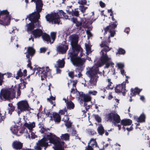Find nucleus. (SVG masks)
Returning <instances> with one entry per match:
<instances>
[{
	"mask_svg": "<svg viewBox=\"0 0 150 150\" xmlns=\"http://www.w3.org/2000/svg\"><path fill=\"white\" fill-rule=\"evenodd\" d=\"M78 3L81 5H86L87 3L86 0H79Z\"/></svg>",
	"mask_w": 150,
	"mask_h": 150,
	"instance_id": "51",
	"label": "nucleus"
},
{
	"mask_svg": "<svg viewBox=\"0 0 150 150\" xmlns=\"http://www.w3.org/2000/svg\"><path fill=\"white\" fill-rule=\"evenodd\" d=\"M121 124L123 126H127L130 125L132 122V120L130 119H123L121 120Z\"/></svg>",
	"mask_w": 150,
	"mask_h": 150,
	"instance_id": "28",
	"label": "nucleus"
},
{
	"mask_svg": "<svg viewBox=\"0 0 150 150\" xmlns=\"http://www.w3.org/2000/svg\"><path fill=\"white\" fill-rule=\"evenodd\" d=\"M10 17L6 10L0 11V24L5 25L10 23Z\"/></svg>",
	"mask_w": 150,
	"mask_h": 150,
	"instance_id": "5",
	"label": "nucleus"
},
{
	"mask_svg": "<svg viewBox=\"0 0 150 150\" xmlns=\"http://www.w3.org/2000/svg\"><path fill=\"white\" fill-rule=\"evenodd\" d=\"M126 83L123 82L121 84L117 85L115 88V92L116 93L121 92L124 96H125L127 92L126 89Z\"/></svg>",
	"mask_w": 150,
	"mask_h": 150,
	"instance_id": "14",
	"label": "nucleus"
},
{
	"mask_svg": "<svg viewBox=\"0 0 150 150\" xmlns=\"http://www.w3.org/2000/svg\"><path fill=\"white\" fill-rule=\"evenodd\" d=\"M57 14V13H56L55 12L50 14H47L45 18L47 21L49 23H52V24L58 25L59 24H62V23H60L61 20H59V18H56Z\"/></svg>",
	"mask_w": 150,
	"mask_h": 150,
	"instance_id": "8",
	"label": "nucleus"
},
{
	"mask_svg": "<svg viewBox=\"0 0 150 150\" xmlns=\"http://www.w3.org/2000/svg\"><path fill=\"white\" fill-rule=\"evenodd\" d=\"M11 89H3L1 91L0 94V98L1 100L4 99L5 100H9L12 99V96L14 94V92H11Z\"/></svg>",
	"mask_w": 150,
	"mask_h": 150,
	"instance_id": "9",
	"label": "nucleus"
},
{
	"mask_svg": "<svg viewBox=\"0 0 150 150\" xmlns=\"http://www.w3.org/2000/svg\"><path fill=\"white\" fill-rule=\"evenodd\" d=\"M99 69L98 67L94 66L89 69L86 72V74L90 79L89 82L92 86L96 85L99 76L98 74L99 73Z\"/></svg>",
	"mask_w": 150,
	"mask_h": 150,
	"instance_id": "1",
	"label": "nucleus"
},
{
	"mask_svg": "<svg viewBox=\"0 0 150 150\" xmlns=\"http://www.w3.org/2000/svg\"><path fill=\"white\" fill-rule=\"evenodd\" d=\"M108 51H105L104 50H101V52L102 53L100 61L101 63L103 64H104L107 62L109 61L111 59V58L108 57L107 52Z\"/></svg>",
	"mask_w": 150,
	"mask_h": 150,
	"instance_id": "16",
	"label": "nucleus"
},
{
	"mask_svg": "<svg viewBox=\"0 0 150 150\" xmlns=\"http://www.w3.org/2000/svg\"><path fill=\"white\" fill-rule=\"evenodd\" d=\"M141 91V90L137 87L134 88H132L130 90V95L131 96H135L137 94H139Z\"/></svg>",
	"mask_w": 150,
	"mask_h": 150,
	"instance_id": "22",
	"label": "nucleus"
},
{
	"mask_svg": "<svg viewBox=\"0 0 150 150\" xmlns=\"http://www.w3.org/2000/svg\"><path fill=\"white\" fill-rule=\"evenodd\" d=\"M85 150H94L93 148L91 146H90L88 143V145L87 147H86Z\"/></svg>",
	"mask_w": 150,
	"mask_h": 150,
	"instance_id": "64",
	"label": "nucleus"
},
{
	"mask_svg": "<svg viewBox=\"0 0 150 150\" xmlns=\"http://www.w3.org/2000/svg\"><path fill=\"white\" fill-rule=\"evenodd\" d=\"M51 71L48 67H47L45 68L44 67H38V73L41 74V79L42 80L46 79L47 76H51Z\"/></svg>",
	"mask_w": 150,
	"mask_h": 150,
	"instance_id": "6",
	"label": "nucleus"
},
{
	"mask_svg": "<svg viewBox=\"0 0 150 150\" xmlns=\"http://www.w3.org/2000/svg\"><path fill=\"white\" fill-rule=\"evenodd\" d=\"M69 48L68 43H67L66 40L64 41L61 45L57 47L58 52L62 54L66 53Z\"/></svg>",
	"mask_w": 150,
	"mask_h": 150,
	"instance_id": "15",
	"label": "nucleus"
},
{
	"mask_svg": "<svg viewBox=\"0 0 150 150\" xmlns=\"http://www.w3.org/2000/svg\"><path fill=\"white\" fill-rule=\"evenodd\" d=\"M71 21L73 22L74 23L76 24V26L77 27L81 26L83 23L82 20L80 21H78L77 19L76 18L73 17L71 18Z\"/></svg>",
	"mask_w": 150,
	"mask_h": 150,
	"instance_id": "27",
	"label": "nucleus"
},
{
	"mask_svg": "<svg viewBox=\"0 0 150 150\" xmlns=\"http://www.w3.org/2000/svg\"><path fill=\"white\" fill-rule=\"evenodd\" d=\"M65 122V125L67 128H70L71 126L72 123L70 121H67Z\"/></svg>",
	"mask_w": 150,
	"mask_h": 150,
	"instance_id": "52",
	"label": "nucleus"
},
{
	"mask_svg": "<svg viewBox=\"0 0 150 150\" xmlns=\"http://www.w3.org/2000/svg\"><path fill=\"white\" fill-rule=\"evenodd\" d=\"M109 30V32L110 33V36L111 37H113L115 33V31L114 30Z\"/></svg>",
	"mask_w": 150,
	"mask_h": 150,
	"instance_id": "57",
	"label": "nucleus"
},
{
	"mask_svg": "<svg viewBox=\"0 0 150 150\" xmlns=\"http://www.w3.org/2000/svg\"><path fill=\"white\" fill-rule=\"evenodd\" d=\"M17 105L18 111L21 112L28 111L30 110L29 105L26 100L20 101L17 103Z\"/></svg>",
	"mask_w": 150,
	"mask_h": 150,
	"instance_id": "10",
	"label": "nucleus"
},
{
	"mask_svg": "<svg viewBox=\"0 0 150 150\" xmlns=\"http://www.w3.org/2000/svg\"><path fill=\"white\" fill-rule=\"evenodd\" d=\"M105 67L108 68L110 65L112 67H113V65H114V63L112 62V61L110 60L109 61L107 62L106 63H105Z\"/></svg>",
	"mask_w": 150,
	"mask_h": 150,
	"instance_id": "39",
	"label": "nucleus"
},
{
	"mask_svg": "<svg viewBox=\"0 0 150 150\" xmlns=\"http://www.w3.org/2000/svg\"><path fill=\"white\" fill-rule=\"evenodd\" d=\"M117 21H115L114 22H111L109 25L110 27V30H114L117 27Z\"/></svg>",
	"mask_w": 150,
	"mask_h": 150,
	"instance_id": "33",
	"label": "nucleus"
},
{
	"mask_svg": "<svg viewBox=\"0 0 150 150\" xmlns=\"http://www.w3.org/2000/svg\"><path fill=\"white\" fill-rule=\"evenodd\" d=\"M47 49L45 47H42L40 49V53H45Z\"/></svg>",
	"mask_w": 150,
	"mask_h": 150,
	"instance_id": "59",
	"label": "nucleus"
},
{
	"mask_svg": "<svg viewBox=\"0 0 150 150\" xmlns=\"http://www.w3.org/2000/svg\"><path fill=\"white\" fill-rule=\"evenodd\" d=\"M79 97L85 102H88L91 101V98L90 96L88 95H86L84 94L83 92H79Z\"/></svg>",
	"mask_w": 150,
	"mask_h": 150,
	"instance_id": "20",
	"label": "nucleus"
},
{
	"mask_svg": "<svg viewBox=\"0 0 150 150\" xmlns=\"http://www.w3.org/2000/svg\"><path fill=\"white\" fill-rule=\"evenodd\" d=\"M104 30L105 31L104 33L105 34H106L107 33V32L108 31H109V30H110V27L109 26V25L107 26L105 28H104Z\"/></svg>",
	"mask_w": 150,
	"mask_h": 150,
	"instance_id": "62",
	"label": "nucleus"
},
{
	"mask_svg": "<svg viewBox=\"0 0 150 150\" xmlns=\"http://www.w3.org/2000/svg\"><path fill=\"white\" fill-rule=\"evenodd\" d=\"M88 132L89 134H91L92 135H94L96 134V132L94 130L92 129H90L89 130Z\"/></svg>",
	"mask_w": 150,
	"mask_h": 150,
	"instance_id": "55",
	"label": "nucleus"
},
{
	"mask_svg": "<svg viewBox=\"0 0 150 150\" xmlns=\"http://www.w3.org/2000/svg\"><path fill=\"white\" fill-rule=\"evenodd\" d=\"M71 15L72 16H74L76 17H78L79 16V11L78 10V8L75 9L74 11L72 10Z\"/></svg>",
	"mask_w": 150,
	"mask_h": 150,
	"instance_id": "40",
	"label": "nucleus"
},
{
	"mask_svg": "<svg viewBox=\"0 0 150 150\" xmlns=\"http://www.w3.org/2000/svg\"><path fill=\"white\" fill-rule=\"evenodd\" d=\"M14 107L8 108V109L9 113L11 115L12 113V112L14 111Z\"/></svg>",
	"mask_w": 150,
	"mask_h": 150,
	"instance_id": "63",
	"label": "nucleus"
},
{
	"mask_svg": "<svg viewBox=\"0 0 150 150\" xmlns=\"http://www.w3.org/2000/svg\"><path fill=\"white\" fill-rule=\"evenodd\" d=\"M92 142L93 143L91 144V146L92 147H99L98 146V144L97 142L96 141V139H91L90 140V142Z\"/></svg>",
	"mask_w": 150,
	"mask_h": 150,
	"instance_id": "44",
	"label": "nucleus"
},
{
	"mask_svg": "<svg viewBox=\"0 0 150 150\" xmlns=\"http://www.w3.org/2000/svg\"><path fill=\"white\" fill-rule=\"evenodd\" d=\"M52 115L53 120L55 122L59 123L60 122L61 117L59 114L56 112H53Z\"/></svg>",
	"mask_w": 150,
	"mask_h": 150,
	"instance_id": "24",
	"label": "nucleus"
},
{
	"mask_svg": "<svg viewBox=\"0 0 150 150\" xmlns=\"http://www.w3.org/2000/svg\"><path fill=\"white\" fill-rule=\"evenodd\" d=\"M141 91V90L137 87L134 88H132L130 90V95L131 96H135L137 94H139Z\"/></svg>",
	"mask_w": 150,
	"mask_h": 150,
	"instance_id": "23",
	"label": "nucleus"
},
{
	"mask_svg": "<svg viewBox=\"0 0 150 150\" xmlns=\"http://www.w3.org/2000/svg\"><path fill=\"white\" fill-rule=\"evenodd\" d=\"M63 12V11L62 10H59L56 13H57V14L56 16V18H59V20H60V18H63L62 15L63 13H62Z\"/></svg>",
	"mask_w": 150,
	"mask_h": 150,
	"instance_id": "41",
	"label": "nucleus"
},
{
	"mask_svg": "<svg viewBox=\"0 0 150 150\" xmlns=\"http://www.w3.org/2000/svg\"><path fill=\"white\" fill-rule=\"evenodd\" d=\"M20 127L16 125H14L11 127L10 130L13 134L17 136L20 135L23 133L21 129H20Z\"/></svg>",
	"mask_w": 150,
	"mask_h": 150,
	"instance_id": "17",
	"label": "nucleus"
},
{
	"mask_svg": "<svg viewBox=\"0 0 150 150\" xmlns=\"http://www.w3.org/2000/svg\"><path fill=\"white\" fill-rule=\"evenodd\" d=\"M20 85H22V84H20L19 85H16V86L14 87V90L13 91L14 92H15V91L16 90H17V96H20L21 95V92L20 90Z\"/></svg>",
	"mask_w": 150,
	"mask_h": 150,
	"instance_id": "36",
	"label": "nucleus"
},
{
	"mask_svg": "<svg viewBox=\"0 0 150 150\" xmlns=\"http://www.w3.org/2000/svg\"><path fill=\"white\" fill-rule=\"evenodd\" d=\"M69 117L67 115H65L64 117L62 119V121H64V122L69 121Z\"/></svg>",
	"mask_w": 150,
	"mask_h": 150,
	"instance_id": "58",
	"label": "nucleus"
},
{
	"mask_svg": "<svg viewBox=\"0 0 150 150\" xmlns=\"http://www.w3.org/2000/svg\"><path fill=\"white\" fill-rule=\"evenodd\" d=\"M117 65L118 67L120 69H123V68L124 67V65L121 63L117 64Z\"/></svg>",
	"mask_w": 150,
	"mask_h": 150,
	"instance_id": "61",
	"label": "nucleus"
},
{
	"mask_svg": "<svg viewBox=\"0 0 150 150\" xmlns=\"http://www.w3.org/2000/svg\"><path fill=\"white\" fill-rule=\"evenodd\" d=\"M73 51L72 52L69 53V57H71V54L73 53V54H76V56H78L79 53L80 52V54L79 56L81 57L82 56L83 49L81 47L80 45L77 44L76 45H74L71 46Z\"/></svg>",
	"mask_w": 150,
	"mask_h": 150,
	"instance_id": "12",
	"label": "nucleus"
},
{
	"mask_svg": "<svg viewBox=\"0 0 150 150\" xmlns=\"http://www.w3.org/2000/svg\"><path fill=\"white\" fill-rule=\"evenodd\" d=\"M66 106L67 108L69 110L73 109L75 107L74 104L70 100L67 101Z\"/></svg>",
	"mask_w": 150,
	"mask_h": 150,
	"instance_id": "29",
	"label": "nucleus"
},
{
	"mask_svg": "<svg viewBox=\"0 0 150 150\" xmlns=\"http://www.w3.org/2000/svg\"><path fill=\"white\" fill-rule=\"evenodd\" d=\"M32 33V34L34 35L35 38H36L38 37V29H36L35 30L33 31Z\"/></svg>",
	"mask_w": 150,
	"mask_h": 150,
	"instance_id": "50",
	"label": "nucleus"
},
{
	"mask_svg": "<svg viewBox=\"0 0 150 150\" xmlns=\"http://www.w3.org/2000/svg\"><path fill=\"white\" fill-rule=\"evenodd\" d=\"M61 139L63 140H69V135L68 133L62 134L61 136Z\"/></svg>",
	"mask_w": 150,
	"mask_h": 150,
	"instance_id": "38",
	"label": "nucleus"
},
{
	"mask_svg": "<svg viewBox=\"0 0 150 150\" xmlns=\"http://www.w3.org/2000/svg\"><path fill=\"white\" fill-rule=\"evenodd\" d=\"M12 147L13 149L17 150L21 149L23 146V143L19 141H14L12 144Z\"/></svg>",
	"mask_w": 150,
	"mask_h": 150,
	"instance_id": "19",
	"label": "nucleus"
},
{
	"mask_svg": "<svg viewBox=\"0 0 150 150\" xmlns=\"http://www.w3.org/2000/svg\"><path fill=\"white\" fill-rule=\"evenodd\" d=\"M107 42L106 41H103L101 42V43L100 45V46L101 47H103L102 50H104L105 51H109L111 50V47H109L107 45Z\"/></svg>",
	"mask_w": 150,
	"mask_h": 150,
	"instance_id": "21",
	"label": "nucleus"
},
{
	"mask_svg": "<svg viewBox=\"0 0 150 150\" xmlns=\"http://www.w3.org/2000/svg\"><path fill=\"white\" fill-rule=\"evenodd\" d=\"M35 53V50L31 47H28L26 52L25 53V54L26 55V57L28 59L27 61L28 62L27 66L29 67L31 69H32V67L31 66L30 60Z\"/></svg>",
	"mask_w": 150,
	"mask_h": 150,
	"instance_id": "11",
	"label": "nucleus"
},
{
	"mask_svg": "<svg viewBox=\"0 0 150 150\" xmlns=\"http://www.w3.org/2000/svg\"><path fill=\"white\" fill-rule=\"evenodd\" d=\"M24 125L25 127H27L29 129V132L28 133V131L26 132L25 129L23 133H25V136L26 137L30 138L31 137L32 139H34L37 136L35 135L34 133L31 132L33 128L35 127V124L34 122L29 123H25L24 124Z\"/></svg>",
	"mask_w": 150,
	"mask_h": 150,
	"instance_id": "7",
	"label": "nucleus"
},
{
	"mask_svg": "<svg viewBox=\"0 0 150 150\" xmlns=\"http://www.w3.org/2000/svg\"><path fill=\"white\" fill-rule=\"evenodd\" d=\"M42 38L43 40L46 42L47 44L49 43H50L51 44H52V43H51L52 41L51 40L50 36L49 35L46 33H44V34L42 36Z\"/></svg>",
	"mask_w": 150,
	"mask_h": 150,
	"instance_id": "26",
	"label": "nucleus"
},
{
	"mask_svg": "<svg viewBox=\"0 0 150 150\" xmlns=\"http://www.w3.org/2000/svg\"><path fill=\"white\" fill-rule=\"evenodd\" d=\"M47 100L51 103V104L53 105V106H55V103H54L53 104V102L52 101V100H55V97H54L52 96H51L50 97V98H47Z\"/></svg>",
	"mask_w": 150,
	"mask_h": 150,
	"instance_id": "46",
	"label": "nucleus"
},
{
	"mask_svg": "<svg viewBox=\"0 0 150 150\" xmlns=\"http://www.w3.org/2000/svg\"><path fill=\"white\" fill-rule=\"evenodd\" d=\"M57 66L59 67L62 68L64 66L65 62L64 59H58V61L57 62Z\"/></svg>",
	"mask_w": 150,
	"mask_h": 150,
	"instance_id": "31",
	"label": "nucleus"
},
{
	"mask_svg": "<svg viewBox=\"0 0 150 150\" xmlns=\"http://www.w3.org/2000/svg\"><path fill=\"white\" fill-rule=\"evenodd\" d=\"M57 33L54 32H52L50 33V38H51L52 41V43H53L55 41Z\"/></svg>",
	"mask_w": 150,
	"mask_h": 150,
	"instance_id": "37",
	"label": "nucleus"
},
{
	"mask_svg": "<svg viewBox=\"0 0 150 150\" xmlns=\"http://www.w3.org/2000/svg\"><path fill=\"white\" fill-rule=\"evenodd\" d=\"M4 74H2L0 73V86L2 85L3 82V79L4 78Z\"/></svg>",
	"mask_w": 150,
	"mask_h": 150,
	"instance_id": "56",
	"label": "nucleus"
},
{
	"mask_svg": "<svg viewBox=\"0 0 150 150\" xmlns=\"http://www.w3.org/2000/svg\"><path fill=\"white\" fill-rule=\"evenodd\" d=\"M43 5L42 1V0H38V10L42 11Z\"/></svg>",
	"mask_w": 150,
	"mask_h": 150,
	"instance_id": "42",
	"label": "nucleus"
},
{
	"mask_svg": "<svg viewBox=\"0 0 150 150\" xmlns=\"http://www.w3.org/2000/svg\"><path fill=\"white\" fill-rule=\"evenodd\" d=\"M88 93L89 94H92L93 95H96L97 94V91H89Z\"/></svg>",
	"mask_w": 150,
	"mask_h": 150,
	"instance_id": "60",
	"label": "nucleus"
},
{
	"mask_svg": "<svg viewBox=\"0 0 150 150\" xmlns=\"http://www.w3.org/2000/svg\"><path fill=\"white\" fill-rule=\"evenodd\" d=\"M57 138L56 135L54 134H53L51 133H50L46 135V137H44L41 139L43 140V142L45 143H47L48 144V140H49L50 142L52 143H54L56 142L57 140L56 139Z\"/></svg>",
	"mask_w": 150,
	"mask_h": 150,
	"instance_id": "13",
	"label": "nucleus"
},
{
	"mask_svg": "<svg viewBox=\"0 0 150 150\" xmlns=\"http://www.w3.org/2000/svg\"><path fill=\"white\" fill-rule=\"evenodd\" d=\"M79 7L80 10L83 13L85 12L86 9L87 8V7H85L83 5L79 6Z\"/></svg>",
	"mask_w": 150,
	"mask_h": 150,
	"instance_id": "48",
	"label": "nucleus"
},
{
	"mask_svg": "<svg viewBox=\"0 0 150 150\" xmlns=\"http://www.w3.org/2000/svg\"><path fill=\"white\" fill-rule=\"evenodd\" d=\"M48 146V144L47 143H45L43 140L41 139L40 141H38V150H41L42 149L41 147H45V149Z\"/></svg>",
	"mask_w": 150,
	"mask_h": 150,
	"instance_id": "25",
	"label": "nucleus"
},
{
	"mask_svg": "<svg viewBox=\"0 0 150 150\" xmlns=\"http://www.w3.org/2000/svg\"><path fill=\"white\" fill-rule=\"evenodd\" d=\"M145 116L143 113L140 115L139 117L137 119L138 122H142L145 121Z\"/></svg>",
	"mask_w": 150,
	"mask_h": 150,
	"instance_id": "34",
	"label": "nucleus"
},
{
	"mask_svg": "<svg viewBox=\"0 0 150 150\" xmlns=\"http://www.w3.org/2000/svg\"><path fill=\"white\" fill-rule=\"evenodd\" d=\"M62 149H63L61 143L59 142H58L56 145L55 150H61Z\"/></svg>",
	"mask_w": 150,
	"mask_h": 150,
	"instance_id": "43",
	"label": "nucleus"
},
{
	"mask_svg": "<svg viewBox=\"0 0 150 150\" xmlns=\"http://www.w3.org/2000/svg\"><path fill=\"white\" fill-rule=\"evenodd\" d=\"M106 81L108 82V84L106 87V89L108 90L109 89L112 90L114 86L113 85L112 83L111 82V79L109 78L107 79Z\"/></svg>",
	"mask_w": 150,
	"mask_h": 150,
	"instance_id": "30",
	"label": "nucleus"
},
{
	"mask_svg": "<svg viewBox=\"0 0 150 150\" xmlns=\"http://www.w3.org/2000/svg\"><path fill=\"white\" fill-rule=\"evenodd\" d=\"M78 36L77 35H72L69 37V40L71 41V46L78 44Z\"/></svg>",
	"mask_w": 150,
	"mask_h": 150,
	"instance_id": "18",
	"label": "nucleus"
},
{
	"mask_svg": "<svg viewBox=\"0 0 150 150\" xmlns=\"http://www.w3.org/2000/svg\"><path fill=\"white\" fill-rule=\"evenodd\" d=\"M125 53V50L122 48H119L118 50V52L116 53V54H124Z\"/></svg>",
	"mask_w": 150,
	"mask_h": 150,
	"instance_id": "45",
	"label": "nucleus"
},
{
	"mask_svg": "<svg viewBox=\"0 0 150 150\" xmlns=\"http://www.w3.org/2000/svg\"><path fill=\"white\" fill-rule=\"evenodd\" d=\"M97 131L100 135H102L105 132V130L103 126L100 125L97 128Z\"/></svg>",
	"mask_w": 150,
	"mask_h": 150,
	"instance_id": "32",
	"label": "nucleus"
},
{
	"mask_svg": "<svg viewBox=\"0 0 150 150\" xmlns=\"http://www.w3.org/2000/svg\"><path fill=\"white\" fill-rule=\"evenodd\" d=\"M39 128H40V132L42 134L44 133V134H45L49 130L48 128H46L44 126L41 127V126L39 127Z\"/></svg>",
	"mask_w": 150,
	"mask_h": 150,
	"instance_id": "35",
	"label": "nucleus"
},
{
	"mask_svg": "<svg viewBox=\"0 0 150 150\" xmlns=\"http://www.w3.org/2000/svg\"><path fill=\"white\" fill-rule=\"evenodd\" d=\"M106 117L108 120L110 122H112V121H113L114 125L115 126L118 127L119 130L121 129V125L117 124L120 123L121 121L120 117L117 113L115 111H112L109 113Z\"/></svg>",
	"mask_w": 150,
	"mask_h": 150,
	"instance_id": "4",
	"label": "nucleus"
},
{
	"mask_svg": "<svg viewBox=\"0 0 150 150\" xmlns=\"http://www.w3.org/2000/svg\"><path fill=\"white\" fill-rule=\"evenodd\" d=\"M70 57L73 64L77 67L76 69L81 70V69L84 68L85 66L84 64L86 60L85 58H81L80 57H78L76 56V54H73V53L71 54V57Z\"/></svg>",
	"mask_w": 150,
	"mask_h": 150,
	"instance_id": "2",
	"label": "nucleus"
},
{
	"mask_svg": "<svg viewBox=\"0 0 150 150\" xmlns=\"http://www.w3.org/2000/svg\"><path fill=\"white\" fill-rule=\"evenodd\" d=\"M84 69H81V70H79V69H75V71L76 72H79L78 74V76L79 77H80L82 76V74L81 73V71L83 70Z\"/></svg>",
	"mask_w": 150,
	"mask_h": 150,
	"instance_id": "53",
	"label": "nucleus"
},
{
	"mask_svg": "<svg viewBox=\"0 0 150 150\" xmlns=\"http://www.w3.org/2000/svg\"><path fill=\"white\" fill-rule=\"evenodd\" d=\"M41 29L38 28V38L40 37V36H42L45 33H43L42 31V27H41Z\"/></svg>",
	"mask_w": 150,
	"mask_h": 150,
	"instance_id": "47",
	"label": "nucleus"
},
{
	"mask_svg": "<svg viewBox=\"0 0 150 150\" xmlns=\"http://www.w3.org/2000/svg\"><path fill=\"white\" fill-rule=\"evenodd\" d=\"M94 117L95 120L98 122H101V119L100 117L98 115H94Z\"/></svg>",
	"mask_w": 150,
	"mask_h": 150,
	"instance_id": "49",
	"label": "nucleus"
},
{
	"mask_svg": "<svg viewBox=\"0 0 150 150\" xmlns=\"http://www.w3.org/2000/svg\"><path fill=\"white\" fill-rule=\"evenodd\" d=\"M5 115L4 114H2L0 111V123L2 121L4 120L5 119Z\"/></svg>",
	"mask_w": 150,
	"mask_h": 150,
	"instance_id": "54",
	"label": "nucleus"
},
{
	"mask_svg": "<svg viewBox=\"0 0 150 150\" xmlns=\"http://www.w3.org/2000/svg\"><path fill=\"white\" fill-rule=\"evenodd\" d=\"M37 11L29 16V20L31 22V23L28 24L26 25L28 31H31L37 26L38 22V12L37 8Z\"/></svg>",
	"mask_w": 150,
	"mask_h": 150,
	"instance_id": "3",
	"label": "nucleus"
}]
</instances>
